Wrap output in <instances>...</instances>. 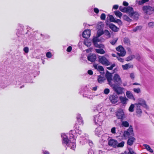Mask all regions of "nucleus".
<instances>
[{
  "instance_id": "nucleus-28",
  "label": "nucleus",
  "mask_w": 154,
  "mask_h": 154,
  "mask_svg": "<svg viewBox=\"0 0 154 154\" xmlns=\"http://www.w3.org/2000/svg\"><path fill=\"white\" fill-rule=\"evenodd\" d=\"M122 67L124 70H126L133 67L132 65H130L129 63L126 64L125 65H122Z\"/></svg>"
},
{
  "instance_id": "nucleus-27",
  "label": "nucleus",
  "mask_w": 154,
  "mask_h": 154,
  "mask_svg": "<svg viewBox=\"0 0 154 154\" xmlns=\"http://www.w3.org/2000/svg\"><path fill=\"white\" fill-rule=\"evenodd\" d=\"M105 79V77L100 75L98 76L97 80L99 83H102Z\"/></svg>"
},
{
  "instance_id": "nucleus-22",
  "label": "nucleus",
  "mask_w": 154,
  "mask_h": 154,
  "mask_svg": "<svg viewBox=\"0 0 154 154\" xmlns=\"http://www.w3.org/2000/svg\"><path fill=\"white\" fill-rule=\"evenodd\" d=\"M109 27L114 32H117L119 30V29L113 24H110L109 25Z\"/></svg>"
},
{
  "instance_id": "nucleus-13",
  "label": "nucleus",
  "mask_w": 154,
  "mask_h": 154,
  "mask_svg": "<svg viewBox=\"0 0 154 154\" xmlns=\"http://www.w3.org/2000/svg\"><path fill=\"white\" fill-rule=\"evenodd\" d=\"M138 103L137 104H135V105L137 106V105H139L140 106H142L143 107L146 109L148 108V106L146 104V102L144 100L142 99H140L138 100Z\"/></svg>"
},
{
  "instance_id": "nucleus-20",
  "label": "nucleus",
  "mask_w": 154,
  "mask_h": 154,
  "mask_svg": "<svg viewBox=\"0 0 154 154\" xmlns=\"http://www.w3.org/2000/svg\"><path fill=\"white\" fill-rule=\"evenodd\" d=\"M134 11L133 8L131 7L128 6L126 8L125 12L128 14V15L130 16L131 14H132Z\"/></svg>"
},
{
  "instance_id": "nucleus-44",
  "label": "nucleus",
  "mask_w": 154,
  "mask_h": 154,
  "mask_svg": "<svg viewBox=\"0 0 154 154\" xmlns=\"http://www.w3.org/2000/svg\"><path fill=\"white\" fill-rule=\"evenodd\" d=\"M134 57V55H131L128 57L126 59V60L127 61H129L131 60Z\"/></svg>"
},
{
  "instance_id": "nucleus-63",
  "label": "nucleus",
  "mask_w": 154,
  "mask_h": 154,
  "mask_svg": "<svg viewBox=\"0 0 154 154\" xmlns=\"http://www.w3.org/2000/svg\"><path fill=\"white\" fill-rule=\"evenodd\" d=\"M42 152L43 154H49V152L45 150H43Z\"/></svg>"
},
{
  "instance_id": "nucleus-48",
  "label": "nucleus",
  "mask_w": 154,
  "mask_h": 154,
  "mask_svg": "<svg viewBox=\"0 0 154 154\" xmlns=\"http://www.w3.org/2000/svg\"><path fill=\"white\" fill-rule=\"evenodd\" d=\"M142 28V27L141 26H137L135 28L133 29V31L134 32H136L137 30L141 29Z\"/></svg>"
},
{
  "instance_id": "nucleus-58",
  "label": "nucleus",
  "mask_w": 154,
  "mask_h": 154,
  "mask_svg": "<svg viewBox=\"0 0 154 154\" xmlns=\"http://www.w3.org/2000/svg\"><path fill=\"white\" fill-rule=\"evenodd\" d=\"M116 128L115 127H113L111 129V132L112 134L116 133Z\"/></svg>"
},
{
  "instance_id": "nucleus-53",
  "label": "nucleus",
  "mask_w": 154,
  "mask_h": 154,
  "mask_svg": "<svg viewBox=\"0 0 154 154\" xmlns=\"http://www.w3.org/2000/svg\"><path fill=\"white\" fill-rule=\"evenodd\" d=\"M46 56L48 58H50L52 57V54L50 52H48L46 54Z\"/></svg>"
},
{
  "instance_id": "nucleus-29",
  "label": "nucleus",
  "mask_w": 154,
  "mask_h": 154,
  "mask_svg": "<svg viewBox=\"0 0 154 154\" xmlns=\"http://www.w3.org/2000/svg\"><path fill=\"white\" fill-rule=\"evenodd\" d=\"M100 49H96L95 50L96 52L101 54H103L105 53V51L102 48H100Z\"/></svg>"
},
{
  "instance_id": "nucleus-35",
  "label": "nucleus",
  "mask_w": 154,
  "mask_h": 154,
  "mask_svg": "<svg viewBox=\"0 0 154 154\" xmlns=\"http://www.w3.org/2000/svg\"><path fill=\"white\" fill-rule=\"evenodd\" d=\"M103 33L106 35L108 38H109L111 37V34L108 30L107 29L105 30L103 32Z\"/></svg>"
},
{
  "instance_id": "nucleus-3",
  "label": "nucleus",
  "mask_w": 154,
  "mask_h": 154,
  "mask_svg": "<svg viewBox=\"0 0 154 154\" xmlns=\"http://www.w3.org/2000/svg\"><path fill=\"white\" fill-rule=\"evenodd\" d=\"M105 116L102 112L94 116L93 120L95 124L97 126H100L105 119Z\"/></svg>"
},
{
  "instance_id": "nucleus-19",
  "label": "nucleus",
  "mask_w": 154,
  "mask_h": 154,
  "mask_svg": "<svg viewBox=\"0 0 154 154\" xmlns=\"http://www.w3.org/2000/svg\"><path fill=\"white\" fill-rule=\"evenodd\" d=\"M94 131L95 135L99 137V135L102 133V129L100 127H98L96 128Z\"/></svg>"
},
{
  "instance_id": "nucleus-25",
  "label": "nucleus",
  "mask_w": 154,
  "mask_h": 154,
  "mask_svg": "<svg viewBox=\"0 0 154 154\" xmlns=\"http://www.w3.org/2000/svg\"><path fill=\"white\" fill-rule=\"evenodd\" d=\"M122 120L121 125L122 127H128L129 126V123L127 121H122Z\"/></svg>"
},
{
  "instance_id": "nucleus-1",
  "label": "nucleus",
  "mask_w": 154,
  "mask_h": 154,
  "mask_svg": "<svg viewBox=\"0 0 154 154\" xmlns=\"http://www.w3.org/2000/svg\"><path fill=\"white\" fill-rule=\"evenodd\" d=\"M61 137L62 139V143L63 144H65L67 146L69 147L71 149L74 150L76 147V144L75 143V139L74 140L71 137L70 140L69 139L65 134H61Z\"/></svg>"
},
{
  "instance_id": "nucleus-17",
  "label": "nucleus",
  "mask_w": 154,
  "mask_h": 154,
  "mask_svg": "<svg viewBox=\"0 0 154 154\" xmlns=\"http://www.w3.org/2000/svg\"><path fill=\"white\" fill-rule=\"evenodd\" d=\"M139 15L137 11H134L130 15V17L134 20H137L138 19Z\"/></svg>"
},
{
  "instance_id": "nucleus-41",
  "label": "nucleus",
  "mask_w": 154,
  "mask_h": 154,
  "mask_svg": "<svg viewBox=\"0 0 154 154\" xmlns=\"http://www.w3.org/2000/svg\"><path fill=\"white\" fill-rule=\"evenodd\" d=\"M127 131H128L129 132H130V133L131 134V135H132L133 134V128L131 125H130V126L129 128Z\"/></svg>"
},
{
  "instance_id": "nucleus-24",
  "label": "nucleus",
  "mask_w": 154,
  "mask_h": 154,
  "mask_svg": "<svg viewBox=\"0 0 154 154\" xmlns=\"http://www.w3.org/2000/svg\"><path fill=\"white\" fill-rule=\"evenodd\" d=\"M126 95L128 98L130 99H132L134 100H135L133 94L130 91H127L126 92Z\"/></svg>"
},
{
  "instance_id": "nucleus-33",
  "label": "nucleus",
  "mask_w": 154,
  "mask_h": 154,
  "mask_svg": "<svg viewBox=\"0 0 154 154\" xmlns=\"http://www.w3.org/2000/svg\"><path fill=\"white\" fill-rule=\"evenodd\" d=\"M140 107L139 105H137V106H136V112L138 114H140L142 112Z\"/></svg>"
},
{
  "instance_id": "nucleus-11",
  "label": "nucleus",
  "mask_w": 154,
  "mask_h": 154,
  "mask_svg": "<svg viewBox=\"0 0 154 154\" xmlns=\"http://www.w3.org/2000/svg\"><path fill=\"white\" fill-rule=\"evenodd\" d=\"M116 116L118 119L122 120L124 118V113L123 110L121 109H119L116 112Z\"/></svg>"
},
{
  "instance_id": "nucleus-37",
  "label": "nucleus",
  "mask_w": 154,
  "mask_h": 154,
  "mask_svg": "<svg viewBox=\"0 0 154 154\" xmlns=\"http://www.w3.org/2000/svg\"><path fill=\"white\" fill-rule=\"evenodd\" d=\"M95 68L97 69V70L99 71H104V69L103 67L101 66H95Z\"/></svg>"
},
{
  "instance_id": "nucleus-40",
  "label": "nucleus",
  "mask_w": 154,
  "mask_h": 154,
  "mask_svg": "<svg viewBox=\"0 0 154 154\" xmlns=\"http://www.w3.org/2000/svg\"><path fill=\"white\" fill-rule=\"evenodd\" d=\"M107 135H108L106 134L103 135L101 137V140L103 141H105L107 139H108Z\"/></svg>"
},
{
  "instance_id": "nucleus-4",
  "label": "nucleus",
  "mask_w": 154,
  "mask_h": 154,
  "mask_svg": "<svg viewBox=\"0 0 154 154\" xmlns=\"http://www.w3.org/2000/svg\"><path fill=\"white\" fill-rule=\"evenodd\" d=\"M75 131H70L69 132V135L70 137V139H71V137L72 139H73L74 140L76 139V138L77 137L76 134L75 133L78 134L79 135H82L81 136L83 135L85 137L84 133L83 134L82 131L81 130L79 129V127H77L76 124L74 126Z\"/></svg>"
},
{
  "instance_id": "nucleus-51",
  "label": "nucleus",
  "mask_w": 154,
  "mask_h": 154,
  "mask_svg": "<svg viewBox=\"0 0 154 154\" xmlns=\"http://www.w3.org/2000/svg\"><path fill=\"white\" fill-rule=\"evenodd\" d=\"M133 91L134 92L137 93H139L140 92V90L139 88H134L133 89Z\"/></svg>"
},
{
  "instance_id": "nucleus-61",
  "label": "nucleus",
  "mask_w": 154,
  "mask_h": 154,
  "mask_svg": "<svg viewBox=\"0 0 154 154\" xmlns=\"http://www.w3.org/2000/svg\"><path fill=\"white\" fill-rule=\"evenodd\" d=\"M94 11L96 14H98L99 12V10L98 8H94Z\"/></svg>"
},
{
  "instance_id": "nucleus-46",
  "label": "nucleus",
  "mask_w": 154,
  "mask_h": 154,
  "mask_svg": "<svg viewBox=\"0 0 154 154\" xmlns=\"http://www.w3.org/2000/svg\"><path fill=\"white\" fill-rule=\"evenodd\" d=\"M109 20L111 22H115L116 19H115L113 16L112 15H110L109 16Z\"/></svg>"
},
{
  "instance_id": "nucleus-50",
  "label": "nucleus",
  "mask_w": 154,
  "mask_h": 154,
  "mask_svg": "<svg viewBox=\"0 0 154 154\" xmlns=\"http://www.w3.org/2000/svg\"><path fill=\"white\" fill-rule=\"evenodd\" d=\"M106 18V15L104 13H102L100 16V18L101 20H104Z\"/></svg>"
},
{
  "instance_id": "nucleus-14",
  "label": "nucleus",
  "mask_w": 154,
  "mask_h": 154,
  "mask_svg": "<svg viewBox=\"0 0 154 154\" xmlns=\"http://www.w3.org/2000/svg\"><path fill=\"white\" fill-rule=\"evenodd\" d=\"M118 141L114 139H110L108 142V144L111 146L116 148Z\"/></svg>"
},
{
  "instance_id": "nucleus-54",
  "label": "nucleus",
  "mask_w": 154,
  "mask_h": 154,
  "mask_svg": "<svg viewBox=\"0 0 154 154\" xmlns=\"http://www.w3.org/2000/svg\"><path fill=\"white\" fill-rule=\"evenodd\" d=\"M126 8V7H123L121 6L119 8V9L122 12H125V10Z\"/></svg>"
},
{
  "instance_id": "nucleus-6",
  "label": "nucleus",
  "mask_w": 154,
  "mask_h": 154,
  "mask_svg": "<svg viewBox=\"0 0 154 154\" xmlns=\"http://www.w3.org/2000/svg\"><path fill=\"white\" fill-rule=\"evenodd\" d=\"M120 85H116L114 84L111 86L114 90L118 95H120L122 94L124 92L123 91L124 88L123 87H120Z\"/></svg>"
},
{
  "instance_id": "nucleus-9",
  "label": "nucleus",
  "mask_w": 154,
  "mask_h": 154,
  "mask_svg": "<svg viewBox=\"0 0 154 154\" xmlns=\"http://www.w3.org/2000/svg\"><path fill=\"white\" fill-rule=\"evenodd\" d=\"M113 81L117 84L116 85H121L122 83V81L119 75L117 74L114 75Z\"/></svg>"
},
{
  "instance_id": "nucleus-10",
  "label": "nucleus",
  "mask_w": 154,
  "mask_h": 154,
  "mask_svg": "<svg viewBox=\"0 0 154 154\" xmlns=\"http://www.w3.org/2000/svg\"><path fill=\"white\" fill-rule=\"evenodd\" d=\"M105 77L107 80L108 84L110 86L114 84L111 82L112 81L113 79H112V74L111 73L109 72L108 71H107L106 73Z\"/></svg>"
},
{
  "instance_id": "nucleus-36",
  "label": "nucleus",
  "mask_w": 154,
  "mask_h": 154,
  "mask_svg": "<svg viewBox=\"0 0 154 154\" xmlns=\"http://www.w3.org/2000/svg\"><path fill=\"white\" fill-rule=\"evenodd\" d=\"M123 19L124 20L129 22H131L132 21V20L128 16L125 15L123 16Z\"/></svg>"
},
{
  "instance_id": "nucleus-34",
  "label": "nucleus",
  "mask_w": 154,
  "mask_h": 154,
  "mask_svg": "<svg viewBox=\"0 0 154 154\" xmlns=\"http://www.w3.org/2000/svg\"><path fill=\"white\" fill-rule=\"evenodd\" d=\"M115 14L116 17H119L120 18H121V17L122 16V14L119 11H117L114 12Z\"/></svg>"
},
{
  "instance_id": "nucleus-23",
  "label": "nucleus",
  "mask_w": 154,
  "mask_h": 154,
  "mask_svg": "<svg viewBox=\"0 0 154 154\" xmlns=\"http://www.w3.org/2000/svg\"><path fill=\"white\" fill-rule=\"evenodd\" d=\"M135 140V138L132 137H129L127 141V143L128 145L131 146L133 144V142Z\"/></svg>"
},
{
  "instance_id": "nucleus-21",
  "label": "nucleus",
  "mask_w": 154,
  "mask_h": 154,
  "mask_svg": "<svg viewBox=\"0 0 154 154\" xmlns=\"http://www.w3.org/2000/svg\"><path fill=\"white\" fill-rule=\"evenodd\" d=\"M87 92L85 91L83 94V97H86L88 98H91L92 96L91 95V93L90 92V91H88L87 90Z\"/></svg>"
},
{
  "instance_id": "nucleus-26",
  "label": "nucleus",
  "mask_w": 154,
  "mask_h": 154,
  "mask_svg": "<svg viewBox=\"0 0 154 154\" xmlns=\"http://www.w3.org/2000/svg\"><path fill=\"white\" fill-rule=\"evenodd\" d=\"M120 53H117V54L119 56L123 57L125 55L126 52L125 51L124 48L123 50H121L120 51H119Z\"/></svg>"
},
{
  "instance_id": "nucleus-2",
  "label": "nucleus",
  "mask_w": 154,
  "mask_h": 154,
  "mask_svg": "<svg viewBox=\"0 0 154 154\" xmlns=\"http://www.w3.org/2000/svg\"><path fill=\"white\" fill-rule=\"evenodd\" d=\"M103 34V31L102 30H99L98 31L96 37H94L93 39V42L94 45L96 48H104V45L101 44H98V42L100 41L98 38L99 37Z\"/></svg>"
},
{
  "instance_id": "nucleus-18",
  "label": "nucleus",
  "mask_w": 154,
  "mask_h": 154,
  "mask_svg": "<svg viewBox=\"0 0 154 154\" xmlns=\"http://www.w3.org/2000/svg\"><path fill=\"white\" fill-rule=\"evenodd\" d=\"M119 100L121 102L123 105H126L127 103V102L128 100L125 97L120 96L119 97Z\"/></svg>"
},
{
  "instance_id": "nucleus-42",
  "label": "nucleus",
  "mask_w": 154,
  "mask_h": 154,
  "mask_svg": "<svg viewBox=\"0 0 154 154\" xmlns=\"http://www.w3.org/2000/svg\"><path fill=\"white\" fill-rule=\"evenodd\" d=\"M134 105L131 104L129 108V111L131 112H132L134 111Z\"/></svg>"
},
{
  "instance_id": "nucleus-30",
  "label": "nucleus",
  "mask_w": 154,
  "mask_h": 154,
  "mask_svg": "<svg viewBox=\"0 0 154 154\" xmlns=\"http://www.w3.org/2000/svg\"><path fill=\"white\" fill-rule=\"evenodd\" d=\"M131 135V134L130 133V132L128 131H124L123 134V137H122L123 139H126L127 137H128V136Z\"/></svg>"
},
{
  "instance_id": "nucleus-62",
  "label": "nucleus",
  "mask_w": 154,
  "mask_h": 154,
  "mask_svg": "<svg viewBox=\"0 0 154 154\" xmlns=\"http://www.w3.org/2000/svg\"><path fill=\"white\" fill-rule=\"evenodd\" d=\"M117 59L119 61H120L121 62H122L124 61V60L123 59H122L121 57H117Z\"/></svg>"
},
{
  "instance_id": "nucleus-60",
  "label": "nucleus",
  "mask_w": 154,
  "mask_h": 154,
  "mask_svg": "<svg viewBox=\"0 0 154 154\" xmlns=\"http://www.w3.org/2000/svg\"><path fill=\"white\" fill-rule=\"evenodd\" d=\"M72 50V47L71 46H69L66 49V51L68 52H70Z\"/></svg>"
},
{
  "instance_id": "nucleus-7",
  "label": "nucleus",
  "mask_w": 154,
  "mask_h": 154,
  "mask_svg": "<svg viewBox=\"0 0 154 154\" xmlns=\"http://www.w3.org/2000/svg\"><path fill=\"white\" fill-rule=\"evenodd\" d=\"M142 10L146 14L150 15L154 11V6H152L149 5L144 6L143 7Z\"/></svg>"
},
{
  "instance_id": "nucleus-32",
  "label": "nucleus",
  "mask_w": 154,
  "mask_h": 154,
  "mask_svg": "<svg viewBox=\"0 0 154 154\" xmlns=\"http://www.w3.org/2000/svg\"><path fill=\"white\" fill-rule=\"evenodd\" d=\"M143 145L148 151H149V152L151 153H152L153 152V150L152 149H151L150 146L149 145L146 144H144Z\"/></svg>"
},
{
  "instance_id": "nucleus-45",
  "label": "nucleus",
  "mask_w": 154,
  "mask_h": 154,
  "mask_svg": "<svg viewBox=\"0 0 154 154\" xmlns=\"http://www.w3.org/2000/svg\"><path fill=\"white\" fill-rule=\"evenodd\" d=\"M124 43L126 44L127 45H129L130 44V41L128 38H125L124 40Z\"/></svg>"
},
{
  "instance_id": "nucleus-52",
  "label": "nucleus",
  "mask_w": 154,
  "mask_h": 154,
  "mask_svg": "<svg viewBox=\"0 0 154 154\" xmlns=\"http://www.w3.org/2000/svg\"><path fill=\"white\" fill-rule=\"evenodd\" d=\"M115 66V63H113L112 64L110 67H107V69L109 70H111Z\"/></svg>"
},
{
  "instance_id": "nucleus-39",
  "label": "nucleus",
  "mask_w": 154,
  "mask_h": 154,
  "mask_svg": "<svg viewBox=\"0 0 154 154\" xmlns=\"http://www.w3.org/2000/svg\"><path fill=\"white\" fill-rule=\"evenodd\" d=\"M83 121L82 118L77 119L76 124L80 125H83Z\"/></svg>"
},
{
  "instance_id": "nucleus-59",
  "label": "nucleus",
  "mask_w": 154,
  "mask_h": 154,
  "mask_svg": "<svg viewBox=\"0 0 154 154\" xmlns=\"http://www.w3.org/2000/svg\"><path fill=\"white\" fill-rule=\"evenodd\" d=\"M23 51L26 53H28L29 52V48L27 47H25L23 48Z\"/></svg>"
},
{
  "instance_id": "nucleus-56",
  "label": "nucleus",
  "mask_w": 154,
  "mask_h": 154,
  "mask_svg": "<svg viewBox=\"0 0 154 154\" xmlns=\"http://www.w3.org/2000/svg\"><path fill=\"white\" fill-rule=\"evenodd\" d=\"M116 50L118 51H120L121 50H123V48L121 45H120L116 48Z\"/></svg>"
},
{
  "instance_id": "nucleus-5",
  "label": "nucleus",
  "mask_w": 154,
  "mask_h": 154,
  "mask_svg": "<svg viewBox=\"0 0 154 154\" xmlns=\"http://www.w3.org/2000/svg\"><path fill=\"white\" fill-rule=\"evenodd\" d=\"M85 137L83 135L80 136L79 139V141L81 144L82 145L84 144L85 143H88V144L90 146H92V142L90 140L88 139V136L86 134H84Z\"/></svg>"
},
{
  "instance_id": "nucleus-49",
  "label": "nucleus",
  "mask_w": 154,
  "mask_h": 154,
  "mask_svg": "<svg viewBox=\"0 0 154 154\" xmlns=\"http://www.w3.org/2000/svg\"><path fill=\"white\" fill-rule=\"evenodd\" d=\"M148 26L151 28H153L154 27V22H150L148 23Z\"/></svg>"
},
{
  "instance_id": "nucleus-8",
  "label": "nucleus",
  "mask_w": 154,
  "mask_h": 154,
  "mask_svg": "<svg viewBox=\"0 0 154 154\" xmlns=\"http://www.w3.org/2000/svg\"><path fill=\"white\" fill-rule=\"evenodd\" d=\"M98 58L99 62L103 65L108 66L111 64L109 60L104 56H99Z\"/></svg>"
},
{
  "instance_id": "nucleus-12",
  "label": "nucleus",
  "mask_w": 154,
  "mask_h": 154,
  "mask_svg": "<svg viewBox=\"0 0 154 154\" xmlns=\"http://www.w3.org/2000/svg\"><path fill=\"white\" fill-rule=\"evenodd\" d=\"M109 99L111 102L113 103H116L119 100L117 95L114 93L110 95L109 97Z\"/></svg>"
},
{
  "instance_id": "nucleus-16",
  "label": "nucleus",
  "mask_w": 154,
  "mask_h": 154,
  "mask_svg": "<svg viewBox=\"0 0 154 154\" xmlns=\"http://www.w3.org/2000/svg\"><path fill=\"white\" fill-rule=\"evenodd\" d=\"M91 35V31L90 29L85 30L82 33V36L83 38H88Z\"/></svg>"
},
{
  "instance_id": "nucleus-57",
  "label": "nucleus",
  "mask_w": 154,
  "mask_h": 154,
  "mask_svg": "<svg viewBox=\"0 0 154 154\" xmlns=\"http://www.w3.org/2000/svg\"><path fill=\"white\" fill-rule=\"evenodd\" d=\"M149 1H139L138 4L139 5H142Z\"/></svg>"
},
{
  "instance_id": "nucleus-64",
  "label": "nucleus",
  "mask_w": 154,
  "mask_h": 154,
  "mask_svg": "<svg viewBox=\"0 0 154 154\" xmlns=\"http://www.w3.org/2000/svg\"><path fill=\"white\" fill-rule=\"evenodd\" d=\"M99 154H105V152L103 151H102L101 150H99L98 151Z\"/></svg>"
},
{
  "instance_id": "nucleus-15",
  "label": "nucleus",
  "mask_w": 154,
  "mask_h": 154,
  "mask_svg": "<svg viewBox=\"0 0 154 154\" xmlns=\"http://www.w3.org/2000/svg\"><path fill=\"white\" fill-rule=\"evenodd\" d=\"M97 58L96 55L94 54H90L88 56L87 59L88 60L91 62H94Z\"/></svg>"
},
{
  "instance_id": "nucleus-43",
  "label": "nucleus",
  "mask_w": 154,
  "mask_h": 154,
  "mask_svg": "<svg viewBox=\"0 0 154 154\" xmlns=\"http://www.w3.org/2000/svg\"><path fill=\"white\" fill-rule=\"evenodd\" d=\"M118 38H116L110 42V43L112 45H114L117 42Z\"/></svg>"
},
{
  "instance_id": "nucleus-31",
  "label": "nucleus",
  "mask_w": 154,
  "mask_h": 154,
  "mask_svg": "<svg viewBox=\"0 0 154 154\" xmlns=\"http://www.w3.org/2000/svg\"><path fill=\"white\" fill-rule=\"evenodd\" d=\"M16 35L18 36V40L21 41L23 39V37H24V34H20L18 32H17L16 33Z\"/></svg>"
},
{
  "instance_id": "nucleus-38",
  "label": "nucleus",
  "mask_w": 154,
  "mask_h": 154,
  "mask_svg": "<svg viewBox=\"0 0 154 154\" xmlns=\"http://www.w3.org/2000/svg\"><path fill=\"white\" fill-rule=\"evenodd\" d=\"M125 143V142L123 141H122L121 143H118H118L117 145L116 148L122 147L124 146Z\"/></svg>"
},
{
  "instance_id": "nucleus-47",
  "label": "nucleus",
  "mask_w": 154,
  "mask_h": 154,
  "mask_svg": "<svg viewBox=\"0 0 154 154\" xmlns=\"http://www.w3.org/2000/svg\"><path fill=\"white\" fill-rule=\"evenodd\" d=\"M114 23H117L119 25H121L122 24V21L120 20L119 19H116Z\"/></svg>"
},
{
  "instance_id": "nucleus-55",
  "label": "nucleus",
  "mask_w": 154,
  "mask_h": 154,
  "mask_svg": "<svg viewBox=\"0 0 154 154\" xmlns=\"http://www.w3.org/2000/svg\"><path fill=\"white\" fill-rule=\"evenodd\" d=\"M110 90L108 88L105 89L103 91V93L106 94H108Z\"/></svg>"
}]
</instances>
